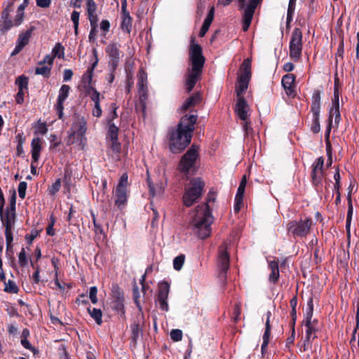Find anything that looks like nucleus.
<instances>
[{
  "label": "nucleus",
  "mask_w": 359,
  "mask_h": 359,
  "mask_svg": "<svg viewBox=\"0 0 359 359\" xmlns=\"http://www.w3.org/2000/svg\"><path fill=\"white\" fill-rule=\"evenodd\" d=\"M197 115H185L177 124V129L169 133V148L172 153H180L191 142Z\"/></svg>",
  "instance_id": "1"
},
{
  "label": "nucleus",
  "mask_w": 359,
  "mask_h": 359,
  "mask_svg": "<svg viewBox=\"0 0 359 359\" xmlns=\"http://www.w3.org/2000/svg\"><path fill=\"white\" fill-rule=\"evenodd\" d=\"M212 222L213 217L208 203L198 205L190 214L189 226L201 239H205L210 235Z\"/></svg>",
  "instance_id": "2"
},
{
  "label": "nucleus",
  "mask_w": 359,
  "mask_h": 359,
  "mask_svg": "<svg viewBox=\"0 0 359 359\" xmlns=\"http://www.w3.org/2000/svg\"><path fill=\"white\" fill-rule=\"evenodd\" d=\"M189 57L191 67L188 69L185 81V89L190 93L199 79L203 67L205 63V57L203 55L202 48L192 41L190 46Z\"/></svg>",
  "instance_id": "3"
},
{
  "label": "nucleus",
  "mask_w": 359,
  "mask_h": 359,
  "mask_svg": "<svg viewBox=\"0 0 359 359\" xmlns=\"http://www.w3.org/2000/svg\"><path fill=\"white\" fill-rule=\"evenodd\" d=\"M251 78V60L245 59L241 65L240 74L238 78V85L236 87L237 99L244 98L243 95L248 89Z\"/></svg>",
  "instance_id": "4"
},
{
  "label": "nucleus",
  "mask_w": 359,
  "mask_h": 359,
  "mask_svg": "<svg viewBox=\"0 0 359 359\" xmlns=\"http://www.w3.org/2000/svg\"><path fill=\"white\" fill-rule=\"evenodd\" d=\"M86 121L83 118H77L74 120L72 128L69 131L68 138L67 140V144H71L74 142V137L76 135L79 137V145L82 147L86 144V137L85 133L86 132Z\"/></svg>",
  "instance_id": "5"
},
{
  "label": "nucleus",
  "mask_w": 359,
  "mask_h": 359,
  "mask_svg": "<svg viewBox=\"0 0 359 359\" xmlns=\"http://www.w3.org/2000/svg\"><path fill=\"white\" fill-rule=\"evenodd\" d=\"M204 187V182L199 178L194 179L190 187H188L183 196L184 203L186 206H191L201 196Z\"/></svg>",
  "instance_id": "6"
},
{
  "label": "nucleus",
  "mask_w": 359,
  "mask_h": 359,
  "mask_svg": "<svg viewBox=\"0 0 359 359\" xmlns=\"http://www.w3.org/2000/svg\"><path fill=\"white\" fill-rule=\"evenodd\" d=\"M262 0H238L240 8L243 10V30L246 32L251 24L255 11Z\"/></svg>",
  "instance_id": "7"
},
{
  "label": "nucleus",
  "mask_w": 359,
  "mask_h": 359,
  "mask_svg": "<svg viewBox=\"0 0 359 359\" xmlns=\"http://www.w3.org/2000/svg\"><path fill=\"white\" fill-rule=\"evenodd\" d=\"M302 32L300 29L294 28L290 41V57L294 62L299 60L302 52Z\"/></svg>",
  "instance_id": "8"
},
{
  "label": "nucleus",
  "mask_w": 359,
  "mask_h": 359,
  "mask_svg": "<svg viewBox=\"0 0 359 359\" xmlns=\"http://www.w3.org/2000/svg\"><path fill=\"white\" fill-rule=\"evenodd\" d=\"M312 225V220L309 218L299 221H292L287 224V229L294 236L304 237L309 234Z\"/></svg>",
  "instance_id": "9"
},
{
  "label": "nucleus",
  "mask_w": 359,
  "mask_h": 359,
  "mask_svg": "<svg viewBox=\"0 0 359 359\" xmlns=\"http://www.w3.org/2000/svg\"><path fill=\"white\" fill-rule=\"evenodd\" d=\"M198 156V149L192 146L182 156L179 165L180 170L188 173L189 171L194 170Z\"/></svg>",
  "instance_id": "10"
},
{
  "label": "nucleus",
  "mask_w": 359,
  "mask_h": 359,
  "mask_svg": "<svg viewBox=\"0 0 359 359\" xmlns=\"http://www.w3.org/2000/svg\"><path fill=\"white\" fill-rule=\"evenodd\" d=\"M128 175L123 173L119 180V182L116 188L115 191V205L121 208L123 206L128 200L127 187L128 186Z\"/></svg>",
  "instance_id": "11"
},
{
  "label": "nucleus",
  "mask_w": 359,
  "mask_h": 359,
  "mask_svg": "<svg viewBox=\"0 0 359 359\" xmlns=\"http://www.w3.org/2000/svg\"><path fill=\"white\" fill-rule=\"evenodd\" d=\"M121 45L118 43H109L105 48L106 53L109 58V65L112 72L117 68L119 61L123 57V53L120 50Z\"/></svg>",
  "instance_id": "12"
},
{
  "label": "nucleus",
  "mask_w": 359,
  "mask_h": 359,
  "mask_svg": "<svg viewBox=\"0 0 359 359\" xmlns=\"http://www.w3.org/2000/svg\"><path fill=\"white\" fill-rule=\"evenodd\" d=\"M138 95L140 97V104L143 111L146 108V102L148 97V90H147V73L141 69L139 72L138 81Z\"/></svg>",
  "instance_id": "13"
},
{
  "label": "nucleus",
  "mask_w": 359,
  "mask_h": 359,
  "mask_svg": "<svg viewBox=\"0 0 359 359\" xmlns=\"http://www.w3.org/2000/svg\"><path fill=\"white\" fill-rule=\"evenodd\" d=\"M70 87L68 85L63 84L60 90L57 99V102L55 105V109L60 119L63 117L64 102L68 97L69 94Z\"/></svg>",
  "instance_id": "14"
},
{
  "label": "nucleus",
  "mask_w": 359,
  "mask_h": 359,
  "mask_svg": "<svg viewBox=\"0 0 359 359\" xmlns=\"http://www.w3.org/2000/svg\"><path fill=\"white\" fill-rule=\"evenodd\" d=\"M235 113L239 119L247 120L250 116V108L245 98L236 99Z\"/></svg>",
  "instance_id": "15"
},
{
  "label": "nucleus",
  "mask_w": 359,
  "mask_h": 359,
  "mask_svg": "<svg viewBox=\"0 0 359 359\" xmlns=\"http://www.w3.org/2000/svg\"><path fill=\"white\" fill-rule=\"evenodd\" d=\"M170 291V285L168 283H161L158 295V303L162 311H168V298Z\"/></svg>",
  "instance_id": "16"
},
{
  "label": "nucleus",
  "mask_w": 359,
  "mask_h": 359,
  "mask_svg": "<svg viewBox=\"0 0 359 359\" xmlns=\"http://www.w3.org/2000/svg\"><path fill=\"white\" fill-rule=\"evenodd\" d=\"M333 118H334V122L338 124L340 121V112H339V93L336 88L334 89V100H332V107L330 111L328 133H330V126L332 124Z\"/></svg>",
  "instance_id": "17"
},
{
  "label": "nucleus",
  "mask_w": 359,
  "mask_h": 359,
  "mask_svg": "<svg viewBox=\"0 0 359 359\" xmlns=\"http://www.w3.org/2000/svg\"><path fill=\"white\" fill-rule=\"evenodd\" d=\"M324 165L323 157H319L313 164L312 170V181L315 186L320 184L323 177V169Z\"/></svg>",
  "instance_id": "18"
},
{
  "label": "nucleus",
  "mask_w": 359,
  "mask_h": 359,
  "mask_svg": "<svg viewBox=\"0 0 359 359\" xmlns=\"http://www.w3.org/2000/svg\"><path fill=\"white\" fill-rule=\"evenodd\" d=\"M217 262L221 273H226L229 267V255L226 244L221 247L219 250Z\"/></svg>",
  "instance_id": "19"
},
{
  "label": "nucleus",
  "mask_w": 359,
  "mask_h": 359,
  "mask_svg": "<svg viewBox=\"0 0 359 359\" xmlns=\"http://www.w3.org/2000/svg\"><path fill=\"white\" fill-rule=\"evenodd\" d=\"M34 29V27H31L25 33H21L17 40V44L14 48L12 55H17L21 50L29 43L31 35Z\"/></svg>",
  "instance_id": "20"
},
{
  "label": "nucleus",
  "mask_w": 359,
  "mask_h": 359,
  "mask_svg": "<svg viewBox=\"0 0 359 359\" xmlns=\"http://www.w3.org/2000/svg\"><path fill=\"white\" fill-rule=\"evenodd\" d=\"M295 76L292 74H287L282 78V85L287 95L294 97Z\"/></svg>",
  "instance_id": "21"
},
{
  "label": "nucleus",
  "mask_w": 359,
  "mask_h": 359,
  "mask_svg": "<svg viewBox=\"0 0 359 359\" xmlns=\"http://www.w3.org/2000/svg\"><path fill=\"white\" fill-rule=\"evenodd\" d=\"M1 219L5 227L12 228L15 223V212L8 210L4 212L3 204L0 205Z\"/></svg>",
  "instance_id": "22"
},
{
  "label": "nucleus",
  "mask_w": 359,
  "mask_h": 359,
  "mask_svg": "<svg viewBox=\"0 0 359 359\" xmlns=\"http://www.w3.org/2000/svg\"><path fill=\"white\" fill-rule=\"evenodd\" d=\"M305 325L306 327V338L304 340V347L309 345L311 339H314L315 336V329L312 325L311 319L310 317H306V320H304Z\"/></svg>",
  "instance_id": "23"
},
{
  "label": "nucleus",
  "mask_w": 359,
  "mask_h": 359,
  "mask_svg": "<svg viewBox=\"0 0 359 359\" xmlns=\"http://www.w3.org/2000/svg\"><path fill=\"white\" fill-rule=\"evenodd\" d=\"M311 111L313 117H319L320 111V94L319 91L315 92L312 95Z\"/></svg>",
  "instance_id": "24"
},
{
  "label": "nucleus",
  "mask_w": 359,
  "mask_h": 359,
  "mask_svg": "<svg viewBox=\"0 0 359 359\" xmlns=\"http://www.w3.org/2000/svg\"><path fill=\"white\" fill-rule=\"evenodd\" d=\"M41 150V141L39 137L34 138L32 141V157L34 162H37Z\"/></svg>",
  "instance_id": "25"
},
{
  "label": "nucleus",
  "mask_w": 359,
  "mask_h": 359,
  "mask_svg": "<svg viewBox=\"0 0 359 359\" xmlns=\"http://www.w3.org/2000/svg\"><path fill=\"white\" fill-rule=\"evenodd\" d=\"M201 101V96L198 93H196L194 95L189 97L186 100L184 104L182 105L180 109L182 111H186L190 107H194L198 104Z\"/></svg>",
  "instance_id": "26"
},
{
  "label": "nucleus",
  "mask_w": 359,
  "mask_h": 359,
  "mask_svg": "<svg viewBox=\"0 0 359 359\" xmlns=\"http://www.w3.org/2000/svg\"><path fill=\"white\" fill-rule=\"evenodd\" d=\"M15 25L12 20L9 18L8 12L6 10L2 13V21L0 24V30L2 33L8 32L12 27Z\"/></svg>",
  "instance_id": "27"
},
{
  "label": "nucleus",
  "mask_w": 359,
  "mask_h": 359,
  "mask_svg": "<svg viewBox=\"0 0 359 359\" xmlns=\"http://www.w3.org/2000/svg\"><path fill=\"white\" fill-rule=\"evenodd\" d=\"M149 188L150 196L152 197L161 196L164 192V185L162 182L154 184L149 182Z\"/></svg>",
  "instance_id": "28"
},
{
  "label": "nucleus",
  "mask_w": 359,
  "mask_h": 359,
  "mask_svg": "<svg viewBox=\"0 0 359 359\" xmlns=\"http://www.w3.org/2000/svg\"><path fill=\"white\" fill-rule=\"evenodd\" d=\"M86 12L89 20H98L97 4L94 1H86Z\"/></svg>",
  "instance_id": "29"
},
{
  "label": "nucleus",
  "mask_w": 359,
  "mask_h": 359,
  "mask_svg": "<svg viewBox=\"0 0 359 359\" xmlns=\"http://www.w3.org/2000/svg\"><path fill=\"white\" fill-rule=\"evenodd\" d=\"M269 267L271 270L269 280L276 283L279 278V269L278 262L275 260L269 262Z\"/></svg>",
  "instance_id": "30"
},
{
  "label": "nucleus",
  "mask_w": 359,
  "mask_h": 359,
  "mask_svg": "<svg viewBox=\"0 0 359 359\" xmlns=\"http://www.w3.org/2000/svg\"><path fill=\"white\" fill-rule=\"evenodd\" d=\"M93 53L95 57V61L92 64L91 67L88 69L86 74L83 76V80H86V82H88V83L91 82L94 69L95 68L98 62L97 52L95 48L93 50Z\"/></svg>",
  "instance_id": "31"
},
{
  "label": "nucleus",
  "mask_w": 359,
  "mask_h": 359,
  "mask_svg": "<svg viewBox=\"0 0 359 359\" xmlns=\"http://www.w3.org/2000/svg\"><path fill=\"white\" fill-rule=\"evenodd\" d=\"M271 314V313L270 311H267L266 320V330H265L264 334L263 335V344L262 345V349H264V347H266L269 344L270 331H271V326H270Z\"/></svg>",
  "instance_id": "32"
},
{
  "label": "nucleus",
  "mask_w": 359,
  "mask_h": 359,
  "mask_svg": "<svg viewBox=\"0 0 359 359\" xmlns=\"http://www.w3.org/2000/svg\"><path fill=\"white\" fill-rule=\"evenodd\" d=\"M109 151L112 152L113 158L118 159V154L121 151V144L118 142V139L110 140L109 142Z\"/></svg>",
  "instance_id": "33"
},
{
  "label": "nucleus",
  "mask_w": 359,
  "mask_h": 359,
  "mask_svg": "<svg viewBox=\"0 0 359 359\" xmlns=\"http://www.w3.org/2000/svg\"><path fill=\"white\" fill-rule=\"evenodd\" d=\"M245 189L238 188L237 193L235 197V205H234V211L236 212H238L241 208L243 205V198L244 194Z\"/></svg>",
  "instance_id": "34"
},
{
  "label": "nucleus",
  "mask_w": 359,
  "mask_h": 359,
  "mask_svg": "<svg viewBox=\"0 0 359 359\" xmlns=\"http://www.w3.org/2000/svg\"><path fill=\"white\" fill-rule=\"evenodd\" d=\"M88 311L90 316L95 320L97 325H101L102 323V313L100 309H97L95 308H88Z\"/></svg>",
  "instance_id": "35"
},
{
  "label": "nucleus",
  "mask_w": 359,
  "mask_h": 359,
  "mask_svg": "<svg viewBox=\"0 0 359 359\" xmlns=\"http://www.w3.org/2000/svg\"><path fill=\"white\" fill-rule=\"evenodd\" d=\"M122 22H121V29L126 32L127 33H130L132 27V18L129 15H126L125 16H121Z\"/></svg>",
  "instance_id": "36"
},
{
  "label": "nucleus",
  "mask_w": 359,
  "mask_h": 359,
  "mask_svg": "<svg viewBox=\"0 0 359 359\" xmlns=\"http://www.w3.org/2000/svg\"><path fill=\"white\" fill-rule=\"evenodd\" d=\"M50 67H48L45 65H41L37 67L35 69V74L37 75H42L44 77H49L50 74Z\"/></svg>",
  "instance_id": "37"
},
{
  "label": "nucleus",
  "mask_w": 359,
  "mask_h": 359,
  "mask_svg": "<svg viewBox=\"0 0 359 359\" xmlns=\"http://www.w3.org/2000/svg\"><path fill=\"white\" fill-rule=\"evenodd\" d=\"M73 174L72 168L70 165H67L65 169V175H64V183L65 186L69 189V187L72 184V176Z\"/></svg>",
  "instance_id": "38"
},
{
  "label": "nucleus",
  "mask_w": 359,
  "mask_h": 359,
  "mask_svg": "<svg viewBox=\"0 0 359 359\" xmlns=\"http://www.w3.org/2000/svg\"><path fill=\"white\" fill-rule=\"evenodd\" d=\"M118 128L114 123L109 121L108 137L109 140L118 139Z\"/></svg>",
  "instance_id": "39"
},
{
  "label": "nucleus",
  "mask_w": 359,
  "mask_h": 359,
  "mask_svg": "<svg viewBox=\"0 0 359 359\" xmlns=\"http://www.w3.org/2000/svg\"><path fill=\"white\" fill-rule=\"evenodd\" d=\"M185 256L180 255L176 257L173 260V267L176 271H180L184 264Z\"/></svg>",
  "instance_id": "40"
},
{
  "label": "nucleus",
  "mask_w": 359,
  "mask_h": 359,
  "mask_svg": "<svg viewBox=\"0 0 359 359\" xmlns=\"http://www.w3.org/2000/svg\"><path fill=\"white\" fill-rule=\"evenodd\" d=\"M89 21L90 23L91 29H90L88 38H89L90 41H92V40L95 39L97 32V29L98 20H89Z\"/></svg>",
  "instance_id": "41"
},
{
  "label": "nucleus",
  "mask_w": 359,
  "mask_h": 359,
  "mask_svg": "<svg viewBox=\"0 0 359 359\" xmlns=\"http://www.w3.org/2000/svg\"><path fill=\"white\" fill-rule=\"evenodd\" d=\"M52 55L55 57H58L59 58L63 57L64 56V47L61 45V43H57L55 44L52 50Z\"/></svg>",
  "instance_id": "42"
},
{
  "label": "nucleus",
  "mask_w": 359,
  "mask_h": 359,
  "mask_svg": "<svg viewBox=\"0 0 359 359\" xmlns=\"http://www.w3.org/2000/svg\"><path fill=\"white\" fill-rule=\"evenodd\" d=\"M79 16L80 13L78 11H74L71 15V20L74 24V32L76 34H78L79 24Z\"/></svg>",
  "instance_id": "43"
},
{
  "label": "nucleus",
  "mask_w": 359,
  "mask_h": 359,
  "mask_svg": "<svg viewBox=\"0 0 359 359\" xmlns=\"http://www.w3.org/2000/svg\"><path fill=\"white\" fill-rule=\"evenodd\" d=\"M4 291L10 293H17L18 287L13 280H9L8 282L5 283Z\"/></svg>",
  "instance_id": "44"
},
{
  "label": "nucleus",
  "mask_w": 359,
  "mask_h": 359,
  "mask_svg": "<svg viewBox=\"0 0 359 359\" xmlns=\"http://www.w3.org/2000/svg\"><path fill=\"white\" fill-rule=\"evenodd\" d=\"M15 83L18 86L19 90H23L27 88L28 81L27 78L25 76H20L18 77Z\"/></svg>",
  "instance_id": "45"
},
{
  "label": "nucleus",
  "mask_w": 359,
  "mask_h": 359,
  "mask_svg": "<svg viewBox=\"0 0 359 359\" xmlns=\"http://www.w3.org/2000/svg\"><path fill=\"white\" fill-rule=\"evenodd\" d=\"M113 309L116 311H123V297L121 295L120 293H118V296L116 297V299L114 302Z\"/></svg>",
  "instance_id": "46"
},
{
  "label": "nucleus",
  "mask_w": 359,
  "mask_h": 359,
  "mask_svg": "<svg viewBox=\"0 0 359 359\" xmlns=\"http://www.w3.org/2000/svg\"><path fill=\"white\" fill-rule=\"evenodd\" d=\"M61 187V180L57 179L49 188L48 192L50 195H55Z\"/></svg>",
  "instance_id": "47"
},
{
  "label": "nucleus",
  "mask_w": 359,
  "mask_h": 359,
  "mask_svg": "<svg viewBox=\"0 0 359 359\" xmlns=\"http://www.w3.org/2000/svg\"><path fill=\"white\" fill-rule=\"evenodd\" d=\"M18 262L21 266H25L28 263L27 257L24 248H22L19 253Z\"/></svg>",
  "instance_id": "48"
},
{
  "label": "nucleus",
  "mask_w": 359,
  "mask_h": 359,
  "mask_svg": "<svg viewBox=\"0 0 359 359\" xmlns=\"http://www.w3.org/2000/svg\"><path fill=\"white\" fill-rule=\"evenodd\" d=\"M170 338L174 341H180L182 339V332L180 330L175 329L170 332Z\"/></svg>",
  "instance_id": "49"
},
{
  "label": "nucleus",
  "mask_w": 359,
  "mask_h": 359,
  "mask_svg": "<svg viewBox=\"0 0 359 359\" xmlns=\"http://www.w3.org/2000/svg\"><path fill=\"white\" fill-rule=\"evenodd\" d=\"M131 330H132V339L134 341H136L140 335L141 328L138 324H133L131 326Z\"/></svg>",
  "instance_id": "50"
},
{
  "label": "nucleus",
  "mask_w": 359,
  "mask_h": 359,
  "mask_svg": "<svg viewBox=\"0 0 359 359\" xmlns=\"http://www.w3.org/2000/svg\"><path fill=\"white\" fill-rule=\"evenodd\" d=\"M97 289L95 286H93L90 287L89 291V298L93 304H96L97 302Z\"/></svg>",
  "instance_id": "51"
},
{
  "label": "nucleus",
  "mask_w": 359,
  "mask_h": 359,
  "mask_svg": "<svg viewBox=\"0 0 359 359\" xmlns=\"http://www.w3.org/2000/svg\"><path fill=\"white\" fill-rule=\"evenodd\" d=\"M27 186V182H21L19 184L18 191L19 196L21 198H24L25 197Z\"/></svg>",
  "instance_id": "52"
},
{
  "label": "nucleus",
  "mask_w": 359,
  "mask_h": 359,
  "mask_svg": "<svg viewBox=\"0 0 359 359\" xmlns=\"http://www.w3.org/2000/svg\"><path fill=\"white\" fill-rule=\"evenodd\" d=\"M54 56L50 55H47L43 58V61L39 62V65H46L48 67H50L52 68L53 63Z\"/></svg>",
  "instance_id": "53"
},
{
  "label": "nucleus",
  "mask_w": 359,
  "mask_h": 359,
  "mask_svg": "<svg viewBox=\"0 0 359 359\" xmlns=\"http://www.w3.org/2000/svg\"><path fill=\"white\" fill-rule=\"evenodd\" d=\"M12 228L5 227V236L7 246L10 245L13 241V234H12Z\"/></svg>",
  "instance_id": "54"
},
{
  "label": "nucleus",
  "mask_w": 359,
  "mask_h": 359,
  "mask_svg": "<svg viewBox=\"0 0 359 359\" xmlns=\"http://www.w3.org/2000/svg\"><path fill=\"white\" fill-rule=\"evenodd\" d=\"M353 208L352 201H351V194H349L348 195V212H347V218H348L349 219H351L352 215H353Z\"/></svg>",
  "instance_id": "55"
},
{
  "label": "nucleus",
  "mask_w": 359,
  "mask_h": 359,
  "mask_svg": "<svg viewBox=\"0 0 359 359\" xmlns=\"http://www.w3.org/2000/svg\"><path fill=\"white\" fill-rule=\"evenodd\" d=\"M23 17H24V11H22L20 12V10L18 9L17 14L15 18V26H18L22 22Z\"/></svg>",
  "instance_id": "56"
},
{
  "label": "nucleus",
  "mask_w": 359,
  "mask_h": 359,
  "mask_svg": "<svg viewBox=\"0 0 359 359\" xmlns=\"http://www.w3.org/2000/svg\"><path fill=\"white\" fill-rule=\"evenodd\" d=\"M313 123L311 127V130L314 133H318L320 130V123H319V117H313Z\"/></svg>",
  "instance_id": "57"
},
{
  "label": "nucleus",
  "mask_w": 359,
  "mask_h": 359,
  "mask_svg": "<svg viewBox=\"0 0 359 359\" xmlns=\"http://www.w3.org/2000/svg\"><path fill=\"white\" fill-rule=\"evenodd\" d=\"M100 93L97 91L95 89H93L91 99L94 102L95 104H100Z\"/></svg>",
  "instance_id": "58"
},
{
  "label": "nucleus",
  "mask_w": 359,
  "mask_h": 359,
  "mask_svg": "<svg viewBox=\"0 0 359 359\" xmlns=\"http://www.w3.org/2000/svg\"><path fill=\"white\" fill-rule=\"evenodd\" d=\"M243 121V128L245 131V134H248L252 129L251 127V123L249 119L242 120Z\"/></svg>",
  "instance_id": "59"
},
{
  "label": "nucleus",
  "mask_w": 359,
  "mask_h": 359,
  "mask_svg": "<svg viewBox=\"0 0 359 359\" xmlns=\"http://www.w3.org/2000/svg\"><path fill=\"white\" fill-rule=\"evenodd\" d=\"M36 5L41 8H48L50 6L51 0H36Z\"/></svg>",
  "instance_id": "60"
},
{
  "label": "nucleus",
  "mask_w": 359,
  "mask_h": 359,
  "mask_svg": "<svg viewBox=\"0 0 359 359\" xmlns=\"http://www.w3.org/2000/svg\"><path fill=\"white\" fill-rule=\"evenodd\" d=\"M214 13L215 8L214 7H211L204 21L211 24L214 19Z\"/></svg>",
  "instance_id": "61"
},
{
  "label": "nucleus",
  "mask_w": 359,
  "mask_h": 359,
  "mask_svg": "<svg viewBox=\"0 0 359 359\" xmlns=\"http://www.w3.org/2000/svg\"><path fill=\"white\" fill-rule=\"evenodd\" d=\"M73 76V72L71 69H65L64 74H63V80L65 81H69Z\"/></svg>",
  "instance_id": "62"
},
{
  "label": "nucleus",
  "mask_w": 359,
  "mask_h": 359,
  "mask_svg": "<svg viewBox=\"0 0 359 359\" xmlns=\"http://www.w3.org/2000/svg\"><path fill=\"white\" fill-rule=\"evenodd\" d=\"M110 23L107 20H103L100 22V29L104 32H108L109 30Z\"/></svg>",
  "instance_id": "63"
},
{
  "label": "nucleus",
  "mask_w": 359,
  "mask_h": 359,
  "mask_svg": "<svg viewBox=\"0 0 359 359\" xmlns=\"http://www.w3.org/2000/svg\"><path fill=\"white\" fill-rule=\"evenodd\" d=\"M15 101L18 104H22L24 102V93L23 90H18L15 96Z\"/></svg>",
  "instance_id": "64"
}]
</instances>
